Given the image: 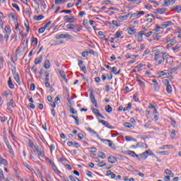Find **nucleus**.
<instances>
[{
  "label": "nucleus",
  "mask_w": 181,
  "mask_h": 181,
  "mask_svg": "<svg viewBox=\"0 0 181 181\" xmlns=\"http://www.w3.org/2000/svg\"><path fill=\"white\" fill-rule=\"evenodd\" d=\"M144 35H145V30H141L135 35L137 42H144Z\"/></svg>",
  "instance_id": "nucleus-1"
},
{
  "label": "nucleus",
  "mask_w": 181,
  "mask_h": 181,
  "mask_svg": "<svg viewBox=\"0 0 181 181\" xmlns=\"http://www.w3.org/2000/svg\"><path fill=\"white\" fill-rule=\"evenodd\" d=\"M164 83L166 86L167 93H168V94H172V86H170L169 81L168 79L164 80Z\"/></svg>",
  "instance_id": "nucleus-2"
},
{
  "label": "nucleus",
  "mask_w": 181,
  "mask_h": 181,
  "mask_svg": "<svg viewBox=\"0 0 181 181\" xmlns=\"http://www.w3.org/2000/svg\"><path fill=\"white\" fill-rule=\"evenodd\" d=\"M34 148L37 151L38 156H40L41 158H43V156H45V152L42 151V148H40L39 146H34Z\"/></svg>",
  "instance_id": "nucleus-3"
},
{
  "label": "nucleus",
  "mask_w": 181,
  "mask_h": 181,
  "mask_svg": "<svg viewBox=\"0 0 181 181\" xmlns=\"http://www.w3.org/2000/svg\"><path fill=\"white\" fill-rule=\"evenodd\" d=\"M56 39H71L70 34H61L55 36Z\"/></svg>",
  "instance_id": "nucleus-4"
},
{
  "label": "nucleus",
  "mask_w": 181,
  "mask_h": 181,
  "mask_svg": "<svg viewBox=\"0 0 181 181\" xmlns=\"http://www.w3.org/2000/svg\"><path fill=\"white\" fill-rule=\"evenodd\" d=\"M64 21H65V22H69V23H73L76 22V18L74 16L69 17V16H64Z\"/></svg>",
  "instance_id": "nucleus-5"
},
{
  "label": "nucleus",
  "mask_w": 181,
  "mask_h": 181,
  "mask_svg": "<svg viewBox=\"0 0 181 181\" xmlns=\"http://www.w3.org/2000/svg\"><path fill=\"white\" fill-rule=\"evenodd\" d=\"M4 142L8 149L9 153H11V155H13V149H12V146H11V144H9V141H8V139L7 138H4Z\"/></svg>",
  "instance_id": "nucleus-6"
},
{
  "label": "nucleus",
  "mask_w": 181,
  "mask_h": 181,
  "mask_svg": "<svg viewBox=\"0 0 181 181\" xmlns=\"http://www.w3.org/2000/svg\"><path fill=\"white\" fill-rule=\"evenodd\" d=\"M90 98L91 100L92 104H94L95 107L96 108H98V104L97 103V100H95V97L93 94V93H90Z\"/></svg>",
  "instance_id": "nucleus-7"
},
{
  "label": "nucleus",
  "mask_w": 181,
  "mask_h": 181,
  "mask_svg": "<svg viewBox=\"0 0 181 181\" xmlns=\"http://www.w3.org/2000/svg\"><path fill=\"white\" fill-rule=\"evenodd\" d=\"M127 155H130V156L136 158L138 160H141V157H139V156L137 155L134 151H127Z\"/></svg>",
  "instance_id": "nucleus-8"
},
{
  "label": "nucleus",
  "mask_w": 181,
  "mask_h": 181,
  "mask_svg": "<svg viewBox=\"0 0 181 181\" xmlns=\"http://www.w3.org/2000/svg\"><path fill=\"white\" fill-rule=\"evenodd\" d=\"M176 2V0H164L163 5L165 7L169 6V5H173Z\"/></svg>",
  "instance_id": "nucleus-9"
},
{
  "label": "nucleus",
  "mask_w": 181,
  "mask_h": 181,
  "mask_svg": "<svg viewBox=\"0 0 181 181\" xmlns=\"http://www.w3.org/2000/svg\"><path fill=\"white\" fill-rule=\"evenodd\" d=\"M172 22L171 21H166L161 24V28L162 29H166V28L171 26Z\"/></svg>",
  "instance_id": "nucleus-10"
},
{
  "label": "nucleus",
  "mask_w": 181,
  "mask_h": 181,
  "mask_svg": "<svg viewBox=\"0 0 181 181\" xmlns=\"http://www.w3.org/2000/svg\"><path fill=\"white\" fill-rule=\"evenodd\" d=\"M78 66H79L81 70H82V71H83V73H86V71H87V69L86 68V66L83 64V61L78 62Z\"/></svg>",
  "instance_id": "nucleus-11"
},
{
  "label": "nucleus",
  "mask_w": 181,
  "mask_h": 181,
  "mask_svg": "<svg viewBox=\"0 0 181 181\" xmlns=\"http://www.w3.org/2000/svg\"><path fill=\"white\" fill-rule=\"evenodd\" d=\"M93 112L96 115V117H100V118L104 119V116L101 113H100V111H98V109L93 108Z\"/></svg>",
  "instance_id": "nucleus-12"
},
{
  "label": "nucleus",
  "mask_w": 181,
  "mask_h": 181,
  "mask_svg": "<svg viewBox=\"0 0 181 181\" xmlns=\"http://www.w3.org/2000/svg\"><path fill=\"white\" fill-rule=\"evenodd\" d=\"M102 142H108L110 148L112 149H115V146L113 144L112 141L107 140V139H101Z\"/></svg>",
  "instance_id": "nucleus-13"
},
{
  "label": "nucleus",
  "mask_w": 181,
  "mask_h": 181,
  "mask_svg": "<svg viewBox=\"0 0 181 181\" xmlns=\"http://www.w3.org/2000/svg\"><path fill=\"white\" fill-rule=\"evenodd\" d=\"M100 122L103 124V125H105V127H107V128H110V129H112V126L108 123V122H106L105 120H100Z\"/></svg>",
  "instance_id": "nucleus-14"
},
{
  "label": "nucleus",
  "mask_w": 181,
  "mask_h": 181,
  "mask_svg": "<svg viewBox=\"0 0 181 181\" xmlns=\"http://www.w3.org/2000/svg\"><path fill=\"white\" fill-rule=\"evenodd\" d=\"M107 160L110 162V163H116L117 158H115L114 156H111L108 157Z\"/></svg>",
  "instance_id": "nucleus-15"
},
{
  "label": "nucleus",
  "mask_w": 181,
  "mask_h": 181,
  "mask_svg": "<svg viewBox=\"0 0 181 181\" xmlns=\"http://www.w3.org/2000/svg\"><path fill=\"white\" fill-rule=\"evenodd\" d=\"M0 165H3L4 166H8V160L4 159L2 156L0 155Z\"/></svg>",
  "instance_id": "nucleus-16"
},
{
  "label": "nucleus",
  "mask_w": 181,
  "mask_h": 181,
  "mask_svg": "<svg viewBox=\"0 0 181 181\" xmlns=\"http://www.w3.org/2000/svg\"><path fill=\"white\" fill-rule=\"evenodd\" d=\"M149 153V151H146L143 153L139 154V156H141V159H146L148 158V154Z\"/></svg>",
  "instance_id": "nucleus-17"
},
{
  "label": "nucleus",
  "mask_w": 181,
  "mask_h": 181,
  "mask_svg": "<svg viewBox=\"0 0 181 181\" xmlns=\"http://www.w3.org/2000/svg\"><path fill=\"white\" fill-rule=\"evenodd\" d=\"M8 16L9 19H11L12 21H16V18H17L16 13H10L8 14Z\"/></svg>",
  "instance_id": "nucleus-18"
},
{
  "label": "nucleus",
  "mask_w": 181,
  "mask_h": 181,
  "mask_svg": "<svg viewBox=\"0 0 181 181\" xmlns=\"http://www.w3.org/2000/svg\"><path fill=\"white\" fill-rule=\"evenodd\" d=\"M164 173H165V175H168L170 177H173L175 176V174L169 169H165Z\"/></svg>",
  "instance_id": "nucleus-19"
},
{
  "label": "nucleus",
  "mask_w": 181,
  "mask_h": 181,
  "mask_svg": "<svg viewBox=\"0 0 181 181\" xmlns=\"http://www.w3.org/2000/svg\"><path fill=\"white\" fill-rule=\"evenodd\" d=\"M166 12V8H157L156 13L158 15H163Z\"/></svg>",
  "instance_id": "nucleus-20"
},
{
  "label": "nucleus",
  "mask_w": 181,
  "mask_h": 181,
  "mask_svg": "<svg viewBox=\"0 0 181 181\" xmlns=\"http://www.w3.org/2000/svg\"><path fill=\"white\" fill-rule=\"evenodd\" d=\"M124 126L126 128H129L130 129H134L135 127H134V125H132V124L129 123V122H124Z\"/></svg>",
  "instance_id": "nucleus-21"
},
{
  "label": "nucleus",
  "mask_w": 181,
  "mask_h": 181,
  "mask_svg": "<svg viewBox=\"0 0 181 181\" xmlns=\"http://www.w3.org/2000/svg\"><path fill=\"white\" fill-rule=\"evenodd\" d=\"M59 74H60L62 78H63V80H64V81H66V83H67V79H66V74L64 73V71L60 70Z\"/></svg>",
  "instance_id": "nucleus-22"
},
{
  "label": "nucleus",
  "mask_w": 181,
  "mask_h": 181,
  "mask_svg": "<svg viewBox=\"0 0 181 181\" xmlns=\"http://www.w3.org/2000/svg\"><path fill=\"white\" fill-rule=\"evenodd\" d=\"M44 67L47 69H50V61L49 59L45 60L44 63Z\"/></svg>",
  "instance_id": "nucleus-23"
},
{
  "label": "nucleus",
  "mask_w": 181,
  "mask_h": 181,
  "mask_svg": "<svg viewBox=\"0 0 181 181\" xmlns=\"http://www.w3.org/2000/svg\"><path fill=\"white\" fill-rule=\"evenodd\" d=\"M151 81L153 83L154 90H158V88H159L158 81H156V79H152Z\"/></svg>",
  "instance_id": "nucleus-24"
},
{
  "label": "nucleus",
  "mask_w": 181,
  "mask_h": 181,
  "mask_svg": "<svg viewBox=\"0 0 181 181\" xmlns=\"http://www.w3.org/2000/svg\"><path fill=\"white\" fill-rule=\"evenodd\" d=\"M173 11H176L178 13H180L181 12V6H174L173 7Z\"/></svg>",
  "instance_id": "nucleus-25"
},
{
  "label": "nucleus",
  "mask_w": 181,
  "mask_h": 181,
  "mask_svg": "<svg viewBox=\"0 0 181 181\" xmlns=\"http://www.w3.org/2000/svg\"><path fill=\"white\" fill-rule=\"evenodd\" d=\"M14 80L21 86V78H19V74H16L14 75Z\"/></svg>",
  "instance_id": "nucleus-26"
},
{
  "label": "nucleus",
  "mask_w": 181,
  "mask_h": 181,
  "mask_svg": "<svg viewBox=\"0 0 181 181\" xmlns=\"http://www.w3.org/2000/svg\"><path fill=\"white\" fill-rule=\"evenodd\" d=\"M42 59H43V57L42 56L35 59V60L34 62L35 64H40V63H42Z\"/></svg>",
  "instance_id": "nucleus-27"
},
{
  "label": "nucleus",
  "mask_w": 181,
  "mask_h": 181,
  "mask_svg": "<svg viewBox=\"0 0 181 181\" xmlns=\"http://www.w3.org/2000/svg\"><path fill=\"white\" fill-rule=\"evenodd\" d=\"M105 110L106 112H112V107L110 105H106Z\"/></svg>",
  "instance_id": "nucleus-28"
},
{
  "label": "nucleus",
  "mask_w": 181,
  "mask_h": 181,
  "mask_svg": "<svg viewBox=\"0 0 181 181\" xmlns=\"http://www.w3.org/2000/svg\"><path fill=\"white\" fill-rule=\"evenodd\" d=\"M98 155L99 158H101V159H105V158H107V156H105V153H104L103 151H99Z\"/></svg>",
  "instance_id": "nucleus-29"
},
{
  "label": "nucleus",
  "mask_w": 181,
  "mask_h": 181,
  "mask_svg": "<svg viewBox=\"0 0 181 181\" xmlns=\"http://www.w3.org/2000/svg\"><path fill=\"white\" fill-rule=\"evenodd\" d=\"M45 16L40 15V16H34L33 20L34 21H42Z\"/></svg>",
  "instance_id": "nucleus-30"
},
{
  "label": "nucleus",
  "mask_w": 181,
  "mask_h": 181,
  "mask_svg": "<svg viewBox=\"0 0 181 181\" xmlns=\"http://www.w3.org/2000/svg\"><path fill=\"white\" fill-rule=\"evenodd\" d=\"M136 33V30H135V29H133V28H131L128 29L129 35H135Z\"/></svg>",
  "instance_id": "nucleus-31"
},
{
  "label": "nucleus",
  "mask_w": 181,
  "mask_h": 181,
  "mask_svg": "<svg viewBox=\"0 0 181 181\" xmlns=\"http://www.w3.org/2000/svg\"><path fill=\"white\" fill-rule=\"evenodd\" d=\"M129 16V14H127L125 16L118 17V19H119V21H127V19H128Z\"/></svg>",
  "instance_id": "nucleus-32"
},
{
  "label": "nucleus",
  "mask_w": 181,
  "mask_h": 181,
  "mask_svg": "<svg viewBox=\"0 0 181 181\" xmlns=\"http://www.w3.org/2000/svg\"><path fill=\"white\" fill-rule=\"evenodd\" d=\"M5 180V175H4V171L0 168V181Z\"/></svg>",
  "instance_id": "nucleus-33"
},
{
  "label": "nucleus",
  "mask_w": 181,
  "mask_h": 181,
  "mask_svg": "<svg viewBox=\"0 0 181 181\" xmlns=\"http://www.w3.org/2000/svg\"><path fill=\"white\" fill-rule=\"evenodd\" d=\"M8 84L9 88L12 89L15 88V86H13V83H12V79L11 78H9L8 81Z\"/></svg>",
  "instance_id": "nucleus-34"
},
{
  "label": "nucleus",
  "mask_w": 181,
  "mask_h": 181,
  "mask_svg": "<svg viewBox=\"0 0 181 181\" xmlns=\"http://www.w3.org/2000/svg\"><path fill=\"white\" fill-rule=\"evenodd\" d=\"M131 107H132V103H129L127 106L123 108V111H129V110H131Z\"/></svg>",
  "instance_id": "nucleus-35"
},
{
  "label": "nucleus",
  "mask_w": 181,
  "mask_h": 181,
  "mask_svg": "<svg viewBox=\"0 0 181 181\" xmlns=\"http://www.w3.org/2000/svg\"><path fill=\"white\" fill-rule=\"evenodd\" d=\"M52 170H54V172L55 173H57V175H59V173H60V171H59V169H57V167H56V165L54 164H53L52 165Z\"/></svg>",
  "instance_id": "nucleus-36"
},
{
  "label": "nucleus",
  "mask_w": 181,
  "mask_h": 181,
  "mask_svg": "<svg viewBox=\"0 0 181 181\" xmlns=\"http://www.w3.org/2000/svg\"><path fill=\"white\" fill-rule=\"evenodd\" d=\"M45 161L47 162V163H49V165H51V166H52L53 165H54V162L52 161L49 157H46L45 158Z\"/></svg>",
  "instance_id": "nucleus-37"
},
{
  "label": "nucleus",
  "mask_w": 181,
  "mask_h": 181,
  "mask_svg": "<svg viewBox=\"0 0 181 181\" xmlns=\"http://www.w3.org/2000/svg\"><path fill=\"white\" fill-rule=\"evenodd\" d=\"M124 139H125V141H136V139H134L131 136H124Z\"/></svg>",
  "instance_id": "nucleus-38"
},
{
  "label": "nucleus",
  "mask_w": 181,
  "mask_h": 181,
  "mask_svg": "<svg viewBox=\"0 0 181 181\" xmlns=\"http://www.w3.org/2000/svg\"><path fill=\"white\" fill-rule=\"evenodd\" d=\"M112 73H114V74H119V73H121V70H119L117 72V67L114 66L112 68Z\"/></svg>",
  "instance_id": "nucleus-39"
},
{
  "label": "nucleus",
  "mask_w": 181,
  "mask_h": 181,
  "mask_svg": "<svg viewBox=\"0 0 181 181\" xmlns=\"http://www.w3.org/2000/svg\"><path fill=\"white\" fill-rule=\"evenodd\" d=\"M122 35V31H117L115 35V39H118Z\"/></svg>",
  "instance_id": "nucleus-40"
},
{
  "label": "nucleus",
  "mask_w": 181,
  "mask_h": 181,
  "mask_svg": "<svg viewBox=\"0 0 181 181\" xmlns=\"http://www.w3.org/2000/svg\"><path fill=\"white\" fill-rule=\"evenodd\" d=\"M163 43H173V40H171L170 37H168L163 40Z\"/></svg>",
  "instance_id": "nucleus-41"
},
{
  "label": "nucleus",
  "mask_w": 181,
  "mask_h": 181,
  "mask_svg": "<svg viewBox=\"0 0 181 181\" xmlns=\"http://www.w3.org/2000/svg\"><path fill=\"white\" fill-rule=\"evenodd\" d=\"M11 71L14 75L18 74V73H16V68L13 66V64H11Z\"/></svg>",
  "instance_id": "nucleus-42"
},
{
  "label": "nucleus",
  "mask_w": 181,
  "mask_h": 181,
  "mask_svg": "<svg viewBox=\"0 0 181 181\" xmlns=\"http://www.w3.org/2000/svg\"><path fill=\"white\" fill-rule=\"evenodd\" d=\"M105 165H107V163H105V161H102L98 164V166L99 168H104V166H105Z\"/></svg>",
  "instance_id": "nucleus-43"
},
{
  "label": "nucleus",
  "mask_w": 181,
  "mask_h": 181,
  "mask_svg": "<svg viewBox=\"0 0 181 181\" xmlns=\"http://www.w3.org/2000/svg\"><path fill=\"white\" fill-rule=\"evenodd\" d=\"M31 42H32V43H35V46H37V38H36L35 37H32Z\"/></svg>",
  "instance_id": "nucleus-44"
},
{
  "label": "nucleus",
  "mask_w": 181,
  "mask_h": 181,
  "mask_svg": "<svg viewBox=\"0 0 181 181\" xmlns=\"http://www.w3.org/2000/svg\"><path fill=\"white\" fill-rule=\"evenodd\" d=\"M4 31L6 32V34H11V28H9V27L8 26H5L4 28Z\"/></svg>",
  "instance_id": "nucleus-45"
},
{
  "label": "nucleus",
  "mask_w": 181,
  "mask_h": 181,
  "mask_svg": "<svg viewBox=\"0 0 181 181\" xmlns=\"http://www.w3.org/2000/svg\"><path fill=\"white\" fill-rule=\"evenodd\" d=\"M13 8L16 9L18 12L21 11V8H19V6H18L17 4H12Z\"/></svg>",
  "instance_id": "nucleus-46"
},
{
  "label": "nucleus",
  "mask_w": 181,
  "mask_h": 181,
  "mask_svg": "<svg viewBox=\"0 0 181 181\" xmlns=\"http://www.w3.org/2000/svg\"><path fill=\"white\" fill-rule=\"evenodd\" d=\"M66 28L67 29H76V26L74 24H68Z\"/></svg>",
  "instance_id": "nucleus-47"
},
{
  "label": "nucleus",
  "mask_w": 181,
  "mask_h": 181,
  "mask_svg": "<svg viewBox=\"0 0 181 181\" xmlns=\"http://www.w3.org/2000/svg\"><path fill=\"white\" fill-rule=\"evenodd\" d=\"M64 2H66V0H55L56 5H59V4H64Z\"/></svg>",
  "instance_id": "nucleus-48"
},
{
  "label": "nucleus",
  "mask_w": 181,
  "mask_h": 181,
  "mask_svg": "<svg viewBox=\"0 0 181 181\" xmlns=\"http://www.w3.org/2000/svg\"><path fill=\"white\" fill-rule=\"evenodd\" d=\"M135 173H136L141 177H144V176H145V175L144 173H141V171H139V170H136Z\"/></svg>",
  "instance_id": "nucleus-49"
},
{
  "label": "nucleus",
  "mask_w": 181,
  "mask_h": 181,
  "mask_svg": "<svg viewBox=\"0 0 181 181\" xmlns=\"http://www.w3.org/2000/svg\"><path fill=\"white\" fill-rule=\"evenodd\" d=\"M45 30H46L45 27H41L40 28H39L38 33H43L45 32Z\"/></svg>",
  "instance_id": "nucleus-50"
},
{
  "label": "nucleus",
  "mask_w": 181,
  "mask_h": 181,
  "mask_svg": "<svg viewBox=\"0 0 181 181\" xmlns=\"http://www.w3.org/2000/svg\"><path fill=\"white\" fill-rule=\"evenodd\" d=\"M133 100H134V101L136 103L137 101H139V98H138V94L135 93L134 95H133Z\"/></svg>",
  "instance_id": "nucleus-51"
},
{
  "label": "nucleus",
  "mask_w": 181,
  "mask_h": 181,
  "mask_svg": "<svg viewBox=\"0 0 181 181\" xmlns=\"http://www.w3.org/2000/svg\"><path fill=\"white\" fill-rule=\"evenodd\" d=\"M112 25H114L115 26H121V24L118 23V22L117 21H112Z\"/></svg>",
  "instance_id": "nucleus-52"
},
{
  "label": "nucleus",
  "mask_w": 181,
  "mask_h": 181,
  "mask_svg": "<svg viewBox=\"0 0 181 181\" xmlns=\"http://www.w3.org/2000/svg\"><path fill=\"white\" fill-rule=\"evenodd\" d=\"M160 29H162V26L156 25V27H155L156 32H160Z\"/></svg>",
  "instance_id": "nucleus-53"
},
{
  "label": "nucleus",
  "mask_w": 181,
  "mask_h": 181,
  "mask_svg": "<svg viewBox=\"0 0 181 181\" xmlns=\"http://www.w3.org/2000/svg\"><path fill=\"white\" fill-rule=\"evenodd\" d=\"M86 175L88 176V177H93V175L91 174V172L89 170H86Z\"/></svg>",
  "instance_id": "nucleus-54"
},
{
  "label": "nucleus",
  "mask_w": 181,
  "mask_h": 181,
  "mask_svg": "<svg viewBox=\"0 0 181 181\" xmlns=\"http://www.w3.org/2000/svg\"><path fill=\"white\" fill-rule=\"evenodd\" d=\"M87 131H88V132H90V134H95V131L90 127L87 128Z\"/></svg>",
  "instance_id": "nucleus-55"
},
{
  "label": "nucleus",
  "mask_w": 181,
  "mask_h": 181,
  "mask_svg": "<svg viewBox=\"0 0 181 181\" xmlns=\"http://www.w3.org/2000/svg\"><path fill=\"white\" fill-rule=\"evenodd\" d=\"M159 57H160V54L156 53L155 57H154V60H158V59H159Z\"/></svg>",
  "instance_id": "nucleus-56"
},
{
  "label": "nucleus",
  "mask_w": 181,
  "mask_h": 181,
  "mask_svg": "<svg viewBox=\"0 0 181 181\" xmlns=\"http://www.w3.org/2000/svg\"><path fill=\"white\" fill-rule=\"evenodd\" d=\"M61 13H71V10H63L61 11Z\"/></svg>",
  "instance_id": "nucleus-57"
},
{
  "label": "nucleus",
  "mask_w": 181,
  "mask_h": 181,
  "mask_svg": "<svg viewBox=\"0 0 181 181\" xmlns=\"http://www.w3.org/2000/svg\"><path fill=\"white\" fill-rule=\"evenodd\" d=\"M3 64H4V57H0V69L1 67H2Z\"/></svg>",
  "instance_id": "nucleus-58"
},
{
  "label": "nucleus",
  "mask_w": 181,
  "mask_h": 181,
  "mask_svg": "<svg viewBox=\"0 0 181 181\" xmlns=\"http://www.w3.org/2000/svg\"><path fill=\"white\" fill-rule=\"evenodd\" d=\"M70 113L71 114H77V110H75L74 108L71 107L70 109Z\"/></svg>",
  "instance_id": "nucleus-59"
},
{
  "label": "nucleus",
  "mask_w": 181,
  "mask_h": 181,
  "mask_svg": "<svg viewBox=\"0 0 181 181\" xmlns=\"http://www.w3.org/2000/svg\"><path fill=\"white\" fill-rule=\"evenodd\" d=\"M170 119L173 127H176V121H175V119H173L172 117L170 118Z\"/></svg>",
  "instance_id": "nucleus-60"
},
{
  "label": "nucleus",
  "mask_w": 181,
  "mask_h": 181,
  "mask_svg": "<svg viewBox=\"0 0 181 181\" xmlns=\"http://www.w3.org/2000/svg\"><path fill=\"white\" fill-rule=\"evenodd\" d=\"M90 152H92V153H95V152H97V148L95 147L90 148Z\"/></svg>",
  "instance_id": "nucleus-61"
},
{
  "label": "nucleus",
  "mask_w": 181,
  "mask_h": 181,
  "mask_svg": "<svg viewBox=\"0 0 181 181\" xmlns=\"http://www.w3.org/2000/svg\"><path fill=\"white\" fill-rule=\"evenodd\" d=\"M164 180L165 181H170V177L169 175H165L164 177Z\"/></svg>",
  "instance_id": "nucleus-62"
},
{
  "label": "nucleus",
  "mask_w": 181,
  "mask_h": 181,
  "mask_svg": "<svg viewBox=\"0 0 181 181\" xmlns=\"http://www.w3.org/2000/svg\"><path fill=\"white\" fill-rule=\"evenodd\" d=\"M78 139L81 140V139H83V138H84V135H83V134H81V133H79L78 134Z\"/></svg>",
  "instance_id": "nucleus-63"
},
{
  "label": "nucleus",
  "mask_w": 181,
  "mask_h": 181,
  "mask_svg": "<svg viewBox=\"0 0 181 181\" xmlns=\"http://www.w3.org/2000/svg\"><path fill=\"white\" fill-rule=\"evenodd\" d=\"M146 37H149L152 35V31L148 32L146 34H144Z\"/></svg>",
  "instance_id": "nucleus-64"
}]
</instances>
